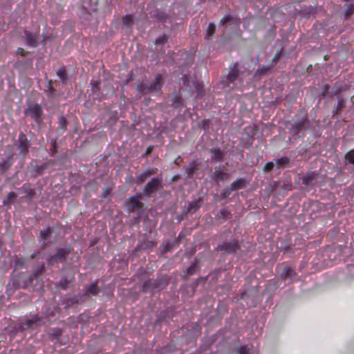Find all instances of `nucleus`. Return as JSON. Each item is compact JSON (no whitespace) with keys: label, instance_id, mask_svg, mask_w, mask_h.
<instances>
[{"label":"nucleus","instance_id":"1","mask_svg":"<svg viewBox=\"0 0 354 354\" xmlns=\"http://www.w3.org/2000/svg\"><path fill=\"white\" fill-rule=\"evenodd\" d=\"M169 279L167 276L158 277L156 279H150L143 281L141 286L142 292L152 290L153 292L162 289L168 283Z\"/></svg>","mask_w":354,"mask_h":354},{"label":"nucleus","instance_id":"2","mask_svg":"<svg viewBox=\"0 0 354 354\" xmlns=\"http://www.w3.org/2000/svg\"><path fill=\"white\" fill-rule=\"evenodd\" d=\"M18 141L17 149L19 151V155L24 158L28 152L29 140L24 134L21 133L19 136Z\"/></svg>","mask_w":354,"mask_h":354},{"label":"nucleus","instance_id":"3","mask_svg":"<svg viewBox=\"0 0 354 354\" xmlns=\"http://www.w3.org/2000/svg\"><path fill=\"white\" fill-rule=\"evenodd\" d=\"M161 178L159 177L152 178L145 185L143 194L146 196H149L152 192L158 189L161 183Z\"/></svg>","mask_w":354,"mask_h":354},{"label":"nucleus","instance_id":"4","mask_svg":"<svg viewBox=\"0 0 354 354\" xmlns=\"http://www.w3.org/2000/svg\"><path fill=\"white\" fill-rule=\"evenodd\" d=\"M126 205L128 211L129 212H133L135 210L141 209L142 207V203L140 202V196H131L126 202Z\"/></svg>","mask_w":354,"mask_h":354},{"label":"nucleus","instance_id":"5","mask_svg":"<svg viewBox=\"0 0 354 354\" xmlns=\"http://www.w3.org/2000/svg\"><path fill=\"white\" fill-rule=\"evenodd\" d=\"M156 245L155 242L149 240L145 235H142L140 236L137 248L140 250H147L153 248Z\"/></svg>","mask_w":354,"mask_h":354},{"label":"nucleus","instance_id":"6","mask_svg":"<svg viewBox=\"0 0 354 354\" xmlns=\"http://www.w3.org/2000/svg\"><path fill=\"white\" fill-rule=\"evenodd\" d=\"M41 324V320L38 316H35L30 319H28L25 322H23L20 324L19 327L21 330H24L26 329H33L38 326H40Z\"/></svg>","mask_w":354,"mask_h":354},{"label":"nucleus","instance_id":"7","mask_svg":"<svg viewBox=\"0 0 354 354\" xmlns=\"http://www.w3.org/2000/svg\"><path fill=\"white\" fill-rule=\"evenodd\" d=\"M69 253V250L67 248L59 249L57 253L52 257L50 263H62L64 262L66 256Z\"/></svg>","mask_w":354,"mask_h":354},{"label":"nucleus","instance_id":"8","mask_svg":"<svg viewBox=\"0 0 354 354\" xmlns=\"http://www.w3.org/2000/svg\"><path fill=\"white\" fill-rule=\"evenodd\" d=\"M28 112L30 113L32 118L36 122H40L42 120V109L41 106L39 104H34L29 106Z\"/></svg>","mask_w":354,"mask_h":354},{"label":"nucleus","instance_id":"9","mask_svg":"<svg viewBox=\"0 0 354 354\" xmlns=\"http://www.w3.org/2000/svg\"><path fill=\"white\" fill-rule=\"evenodd\" d=\"M48 167V164L44 163L41 165H38L37 164H31L28 168V171L32 176H37L42 175L44 170Z\"/></svg>","mask_w":354,"mask_h":354},{"label":"nucleus","instance_id":"10","mask_svg":"<svg viewBox=\"0 0 354 354\" xmlns=\"http://www.w3.org/2000/svg\"><path fill=\"white\" fill-rule=\"evenodd\" d=\"M24 39L28 46L35 47L37 45L38 36L32 34L28 30H24Z\"/></svg>","mask_w":354,"mask_h":354},{"label":"nucleus","instance_id":"11","mask_svg":"<svg viewBox=\"0 0 354 354\" xmlns=\"http://www.w3.org/2000/svg\"><path fill=\"white\" fill-rule=\"evenodd\" d=\"M236 64L234 66L232 71L224 77L222 80L223 84L226 86H230V83L233 82L238 77V71L236 69Z\"/></svg>","mask_w":354,"mask_h":354},{"label":"nucleus","instance_id":"12","mask_svg":"<svg viewBox=\"0 0 354 354\" xmlns=\"http://www.w3.org/2000/svg\"><path fill=\"white\" fill-rule=\"evenodd\" d=\"M162 83V77L160 75H157L154 80L151 83L150 86L147 88L149 91H158L160 89Z\"/></svg>","mask_w":354,"mask_h":354},{"label":"nucleus","instance_id":"13","mask_svg":"<svg viewBox=\"0 0 354 354\" xmlns=\"http://www.w3.org/2000/svg\"><path fill=\"white\" fill-rule=\"evenodd\" d=\"M12 160V155L8 156L6 160L0 157V174L6 172L10 167Z\"/></svg>","mask_w":354,"mask_h":354},{"label":"nucleus","instance_id":"14","mask_svg":"<svg viewBox=\"0 0 354 354\" xmlns=\"http://www.w3.org/2000/svg\"><path fill=\"white\" fill-rule=\"evenodd\" d=\"M156 169H149L144 171L142 174L138 175L136 177V183H144L148 178H149L151 175L156 173Z\"/></svg>","mask_w":354,"mask_h":354},{"label":"nucleus","instance_id":"15","mask_svg":"<svg viewBox=\"0 0 354 354\" xmlns=\"http://www.w3.org/2000/svg\"><path fill=\"white\" fill-rule=\"evenodd\" d=\"M238 248L237 243L236 241L225 243L221 246V250L224 253H231L236 252Z\"/></svg>","mask_w":354,"mask_h":354},{"label":"nucleus","instance_id":"16","mask_svg":"<svg viewBox=\"0 0 354 354\" xmlns=\"http://www.w3.org/2000/svg\"><path fill=\"white\" fill-rule=\"evenodd\" d=\"M230 178V174L222 170L216 169L214 173V179L219 181H226Z\"/></svg>","mask_w":354,"mask_h":354},{"label":"nucleus","instance_id":"17","mask_svg":"<svg viewBox=\"0 0 354 354\" xmlns=\"http://www.w3.org/2000/svg\"><path fill=\"white\" fill-rule=\"evenodd\" d=\"M176 243H177L176 241H174L172 242L168 240L165 241L160 247V252L163 254L171 251Z\"/></svg>","mask_w":354,"mask_h":354},{"label":"nucleus","instance_id":"18","mask_svg":"<svg viewBox=\"0 0 354 354\" xmlns=\"http://www.w3.org/2000/svg\"><path fill=\"white\" fill-rule=\"evenodd\" d=\"M245 187V180L241 178L237 179L230 185V191L240 189Z\"/></svg>","mask_w":354,"mask_h":354},{"label":"nucleus","instance_id":"19","mask_svg":"<svg viewBox=\"0 0 354 354\" xmlns=\"http://www.w3.org/2000/svg\"><path fill=\"white\" fill-rule=\"evenodd\" d=\"M52 234V230L50 228H47L44 230L41 231L40 232V238L42 239L44 244L46 243V241L49 240L50 236Z\"/></svg>","mask_w":354,"mask_h":354},{"label":"nucleus","instance_id":"20","mask_svg":"<svg viewBox=\"0 0 354 354\" xmlns=\"http://www.w3.org/2000/svg\"><path fill=\"white\" fill-rule=\"evenodd\" d=\"M306 124V120H301L299 122L295 123L292 127V131H293L294 133H295V134L298 133L301 129H303L305 127Z\"/></svg>","mask_w":354,"mask_h":354},{"label":"nucleus","instance_id":"21","mask_svg":"<svg viewBox=\"0 0 354 354\" xmlns=\"http://www.w3.org/2000/svg\"><path fill=\"white\" fill-rule=\"evenodd\" d=\"M212 158L215 160H219L223 157L222 151L218 149H212L211 150Z\"/></svg>","mask_w":354,"mask_h":354},{"label":"nucleus","instance_id":"22","mask_svg":"<svg viewBox=\"0 0 354 354\" xmlns=\"http://www.w3.org/2000/svg\"><path fill=\"white\" fill-rule=\"evenodd\" d=\"M59 128L62 131L66 129V120L63 116H60L59 118Z\"/></svg>","mask_w":354,"mask_h":354},{"label":"nucleus","instance_id":"23","mask_svg":"<svg viewBox=\"0 0 354 354\" xmlns=\"http://www.w3.org/2000/svg\"><path fill=\"white\" fill-rule=\"evenodd\" d=\"M345 158L348 162L354 164V149L348 151Z\"/></svg>","mask_w":354,"mask_h":354},{"label":"nucleus","instance_id":"24","mask_svg":"<svg viewBox=\"0 0 354 354\" xmlns=\"http://www.w3.org/2000/svg\"><path fill=\"white\" fill-rule=\"evenodd\" d=\"M57 74L63 82H65L66 80L67 75L64 68L59 69L57 72Z\"/></svg>","mask_w":354,"mask_h":354},{"label":"nucleus","instance_id":"25","mask_svg":"<svg viewBox=\"0 0 354 354\" xmlns=\"http://www.w3.org/2000/svg\"><path fill=\"white\" fill-rule=\"evenodd\" d=\"M215 31V26L214 24L210 23L207 28L206 35L208 37H211L214 35Z\"/></svg>","mask_w":354,"mask_h":354},{"label":"nucleus","instance_id":"26","mask_svg":"<svg viewBox=\"0 0 354 354\" xmlns=\"http://www.w3.org/2000/svg\"><path fill=\"white\" fill-rule=\"evenodd\" d=\"M133 22V17L131 15H126L123 17V23L127 26H131Z\"/></svg>","mask_w":354,"mask_h":354},{"label":"nucleus","instance_id":"27","mask_svg":"<svg viewBox=\"0 0 354 354\" xmlns=\"http://www.w3.org/2000/svg\"><path fill=\"white\" fill-rule=\"evenodd\" d=\"M167 41V37L166 35H162L159 37L156 40V44H164Z\"/></svg>","mask_w":354,"mask_h":354},{"label":"nucleus","instance_id":"28","mask_svg":"<svg viewBox=\"0 0 354 354\" xmlns=\"http://www.w3.org/2000/svg\"><path fill=\"white\" fill-rule=\"evenodd\" d=\"M99 292V290L97 288V285L95 283H90V294L96 295Z\"/></svg>","mask_w":354,"mask_h":354},{"label":"nucleus","instance_id":"29","mask_svg":"<svg viewBox=\"0 0 354 354\" xmlns=\"http://www.w3.org/2000/svg\"><path fill=\"white\" fill-rule=\"evenodd\" d=\"M292 270L291 269V267H285V270L283 272V274H285L284 276V278H288V277H292Z\"/></svg>","mask_w":354,"mask_h":354},{"label":"nucleus","instance_id":"30","mask_svg":"<svg viewBox=\"0 0 354 354\" xmlns=\"http://www.w3.org/2000/svg\"><path fill=\"white\" fill-rule=\"evenodd\" d=\"M314 178V174H308L306 177L303 179V183L305 185H308L310 183V180L313 179Z\"/></svg>","mask_w":354,"mask_h":354},{"label":"nucleus","instance_id":"31","mask_svg":"<svg viewBox=\"0 0 354 354\" xmlns=\"http://www.w3.org/2000/svg\"><path fill=\"white\" fill-rule=\"evenodd\" d=\"M232 20H233V17L232 16H230V15L225 16L221 20V24L223 25H225L228 22H231Z\"/></svg>","mask_w":354,"mask_h":354},{"label":"nucleus","instance_id":"32","mask_svg":"<svg viewBox=\"0 0 354 354\" xmlns=\"http://www.w3.org/2000/svg\"><path fill=\"white\" fill-rule=\"evenodd\" d=\"M288 160L286 158H282L277 160V165H278V168L280 167H283V165H286L288 163Z\"/></svg>","mask_w":354,"mask_h":354},{"label":"nucleus","instance_id":"33","mask_svg":"<svg viewBox=\"0 0 354 354\" xmlns=\"http://www.w3.org/2000/svg\"><path fill=\"white\" fill-rule=\"evenodd\" d=\"M274 164L272 162H269L266 164L264 167L265 171H269L274 167Z\"/></svg>","mask_w":354,"mask_h":354},{"label":"nucleus","instance_id":"34","mask_svg":"<svg viewBox=\"0 0 354 354\" xmlns=\"http://www.w3.org/2000/svg\"><path fill=\"white\" fill-rule=\"evenodd\" d=\"M16 198L17 194L13 192H10L7 196V200L8 201V202H11L13 199Z\"/></svg>","mask_w":354,"mask_h":354},{"label":"nucleus","instance_id":"35","mask_svg":"<svg viewBox=\"0 0 354 354\" xmlns=\"http://www.w3.org/2000/svg\"><path fill=\"white\" fill-rule=\"evenodd\" d=\"M239 354H248L246 346H241L239 349Z\"/></svg>","mask_w":354,"mask_h":354},{"label":"nucleus","instance_id":"36","mask_svg":"<svg viewBox=\"0 0 354 354\" xmlns=\"http://www.w3.org/2000/svg\"><path fill=\"white\" fill-rule=\"evenodd\" d=\"M196 268L197 267H188L187 270V273L189 274H193Z\"/></svg>","mask_w":354,"mask_h":354},{"label":"nucleus","instance_id":"37","mask_svg":"<svg viewBox=\"0 0 354 354\" xmlns=\"http://www.w3.org/2000/svg\"><path fill=\"white\" fill-rule=\"evenodd\" d=\"M25 50L24 49L21 48H19L17 49V53L19 54V55H25V53H24Z\"/></svg>","mask_w":354,"mask_h":354},{"label":"nucleus","instance_id":"38","mask_svg":"<svg viewBox=\"0 0 354 354\" xmlns=\"http://www.w3.org/2000/svg\"><path fill=\"white\" fill-rule=\"evenodd\" d=\"M279 56V53H277L274 57V60H275L276 59L278 58V57Z\"/></svg>","mask_w":354,"mask_h":354},{"label":"nucleus","instance_id":"39","mask_svg":"<svg viewBox=\"0 0 354 354\" xmlns=\"http://www.w3.org/2000/svg\"><path fill=\"white\" fill-rule=\"evenodd\" d=\"M60 284L62 286V288H66V286L65 285H62V280L60 281Z\"/></svg>","mask_w":354,"mask_h":354},{"label":"nucleus","instance_id":"40","mask_svg":"<svg viewBox=\"0 0 354 354\" xmlns=\"http://www.w3.org/2000/svg\"><path fill=\"white\" fill-rule=\"evenodd\" d=\"M193 171V169H191L190 171L188 172V174L190 175Z\"/></svg>","mask_w":354,"mask_h":354},{"label":"nucleus","instance_id":"41","mask_svg":"<svg viewBox=\"0 0 354 354\" xmlns=\"http://www.w3.org/2000/svg\"><path fill=\"white\" fill-rule=\"evenodd\" d=\"M150 151H151V148H150V147H149V148L147 149V153H149Z\"/></svg>","mask_w":354,"mask_h":354},{"label":"nucleus","instance_id":"42","mask_svg":"<svg viewBox=\"0 0 354 354\" xmlns=\"http://www.w3.org/2000/svg\"><path fill=\"white\" fill-rule=\"evenodd\" d=\"M350 14H351V12L347 11L346 13V15H349Z\"/></svg>","mask_w":354,"mask_h":354},{"label":"nucleus","instance_id":"43","mask_svg":"<svg viewBox=\"0 0 354 354\" xmlns=\"http://www.w3.org/2000/svg\"><path fill=\"white\" fill-rule=\"evenodd\" d=\"M35 257V254H32L31 258L33 259Z\"/></svg>","mask_w":354,"mask_h":354},{"label":"nucleus","instance_id":"44","mask_svg":"<svg viewBox=\"0 0 354 354\" xmlns=\"http://www.w3.org/2000/svg\"><path fill=\"white\" fill-rule=\"evenodd\" d=\"M198 207H199V206L196 205V207H195L194 211H195L196 209H198Z\"/></svg>","mask_w":354,"mask_h":354},{"label":"nucleus","instance_id":"45","mask_svg":"<svg viewBox=\"0 0 354 354\" xmlns=\"http://www.w3.org/2000/svg\"><path fill=\"white\" fill-rule=\"evenodd\" d=\"M52 144H53V145H55V141L52 142Z\"/></svg>","mask_w":354,"mask_h":354},{"label":"nucleus","instance_id":"46","mask_svg":"<svg viewBox=\"0 0 354 354\" xmlns=\"http://www.w3.org/2000/svg\"><path fill=\"white\" fill-rule=\"evenodd\" d=\"M95 87H96L95 86H93V90H95Z\"/></svg>","mask_w":354,"mask_h":354}]
</instances>
